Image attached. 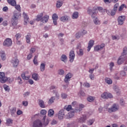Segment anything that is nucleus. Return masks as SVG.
I'll list each match as a JSON object with an SVG mask.
<instances>
[{
	"instance_id": "2",
	"label": "nucleus",
	"mask_w": 127,
	"mask_h": 127,
	"mask_svg": "<svg viewBox=\"0 0 127 127\" xmlns=\"http://www.w3.org/2000/svg\"><path fill=\"white\" fill-rule=\"evenodd\" d=\"M12 45V41L11 40V39L10 38H6L3 43V46H5V47H9V46H11Z\"/></svg>"
},
{
	"instance_id": "36",
	"label": "nucleus",
	"mask_w": 127,
	"mask_h": 127,
	"mask_svg": "<svg viewBox=\"0 0 127 127\" xmlns=\"http://www.w3.org/2000/svg\"><path fill=\"white\" fill-rule=\"evenodd\" d=\"M95 97H93V96H89L87 97V100L88 101V102H93V101H95Z\"/></svg>"
},
{
	"instance_id": "56",
	"label": "nucleus",
	"mask_w": 127,
	"mask_h": 127,
	"mask_svg": "<svg viewBox=\"0 0 127 127\" xmlns=\"http://www.w3.org/2000/svg\"><path fill=\"white\" fill-rule=\"evenodd\" d=\"M110 71H112L113 70V67H114V66H115V64L113 63H111L110 64Z\"/></svg>"
},
{
	"instance_id": "41",
	"label": "nucleus",
	"mask_w": 127,
	"mask_h": 127,
	"mask_svg": "<svg viewBox=\"0 0 127 127\" xmlns=\"http://www.w3.org/2000/svg\"><path fill=\"white\" fill-rule=\"evenodd\" d=\"M38 57V56H35L33 60L34 64H35V65H36L37 66V65H38V62H37Z\"/></svg>"
},
{
	"instance_id": "20",
	"label": "nucleus",
	"mask_w": 127,
	"mask_h": 127,
	"mask_svg": "<svg viewBox=\"0 0 127 127\" xmlns=\"http://www.w3.org/2000/svg\"><path fill=\"white\" fill-rule=\"evenodd\" d=\"M83 108H85V105L83 104H79V107L77 108H75V113H79L82 111V109Z\"/></svg>"
},
{
	"instance_id": "33",
	"label": "nucleus",
	"mask_w": 127,
	"mask_h": 127,
	"mask_svg": "<svg viewBox=\"0 0 127 127\" xmlns=\"http://www.w3.org/2000/svg\"><path fill=\"white\" fill-rule=\"evenodd\" d=\"M46 64L44 63H42L40 65V71L41 72H44V70H45V66Z\"/></svg>"
},
{
	"instance_id": "47",
	"label": "nucleus",
	"mask_w": 127,
	"mask_h": 127,
	"mask_svg": "<svg viewBox=\"0 0 127 127\" xmlns=\"http://www.w3.org/2000/svg\"><path fill=\"white\" fill-rule=\"evenodd\" d=\"M3 88L4 89L5 91H7L8 92L9 91V86L6 84L3 85Z\"/></svg>"
},
{
	"instance_id": "4",
	"label": "nucleus",
	"mask_w": 127,
	"mask_h": 127,
	"mask_svg": "<svg viewBox=\"0 0 127 127\" xmlns=\"http://www.w3.org/2000/svg\"><path fill=\"white\" fill-rule=\"evenodd\" d=\"M7 80V77L5 76L4 72H0V83H5Z\"/></svg>"
},
{
	"instance_id": "15",
	"label": "nucleus",
	"mask_w": 127,
	"mask_h": 127,
	"mask_svg": "<svg viewBox=\"0 0 127 127\" xmlns=\"http://www.w3.org/2000/svg\"><path fill=\"white\" fill-rule=\"evenodd\" d=\"M52 19L53 20L54 24H55V25H57V20H58V15H57V14H54L52 16Z\"/></svg>"
},
{
	"instance_id": "5",
	"label": "nucleus",
	"mask_w": 127,
	"mask_h": 127,
	"mask_svg": "<svg viewBox=\"0 0 127 127\" xmlns=\"http://www.w3.org/2000/svg\"><path fill=\"white\" fill-rule=\"evenodd\" d=\"M18 18V15L17 13H14L13 17L12 18L11 21L13 26H15L17 24V19Z\"/></svg>"
},
{
	"instance_id": "29",
	"label": "nucleus",
	"mask_w": 127,
	"mask_h": 127,
	"mask_svg": "<svg viewBox=\"0 0 127 127\" xmlns=\"http://www.w3.org/2000/svg\"><path fill=\"white\" fill-rule=\"evenodd\" d=\"M32 78L35 80V81H38V80H39V78H38V74L36 73H34L32 74Z\"/></svg>"
},
{
	"instance_id": "49",
	"label": "nucleus",
	"mask_w": 127,
	"mask_h": 127,
	"mask_svg": "<svg viewBox=\"0 0 127 127\" xmlns=\"http://www.w3.org/2000/svg\"><path fill=\"white\" fill-rule=\"evenodd\" d=\"M16 112V108H12V110L11 111V116H13L14 114H15Z\"/></svg>"
},
{
	"instance_id": "58",
	"label": "nucleus",
	"mask_w": 127,
	"mask_h": 127,
	"mask_svg": "<svg viewBox=\"0 0 127 127\" xmlns=\"http://www.w3.org/2000/svg\"><path fill=\"white\" fill-rule=\"evenodd\" d=\"M17 80L18 81L19 84H22V80L21 79V77H20V76L18 77Z\"/></svg>"
},
{
	"instance_id": "54",
	"label": "nucleus",
	"mask_w": 127,
	"mask_h": 127,
	"mask_svg": "<svg viewBox=\"0 0 127 127\" xmlns=\"http://www.w3.org/2000/svg\"><path fill=\"white\" fill-rule=\"evenodd\" d=\"M124 7H125V4L121 5L119 8V11H122L123 9H124Z\"/></svg>"
},
{
	"instance_id": "22",
	"label": "nucleus",
	"mask_w": 127,
	"mask_h": 127,
	"mask_svg": "<svg viewBox=\"0 0 127 127\" xmlns=\"http://www.w3.org/2000/svg\"><path fill=\"white\" fill-rule=\"evenodd\" d=\"M7 2L10 5L12 6H15L16 5V1L15 0H7Z\"/></svg>"
},
{
	"instance_id": "23",
	"label": "nucleus",
	"mask_w": 127,
	"mask_h": 127,
	"mask_svg": "<svg viewBox=\"0 0 127 127\" xmlns=\"http://www.w3.org/2000/svg\"><path fill=\"white\" fill-rule=\"evenodd\" d=\"M48 19H49V16L45 15L42 19V22L43 23H46L48 21Z\"/></svg>"
},
{
	"instance_id": "62",
	"label": "nucleus",
	"mask_w": 127,
	"mask_h": 127,
	"mask_svg": "<svg viewBox=\"0 0 127 127\" xmlns=\"http://www.w3.org/2000/svg\"><path fill=\"white\" fill-rule=\"evenodd\" d=\"M32 58V53H30L28 56H27V59L28 60H30Z\"/></svg>"
},
{
	"instance_id": "13",
	"label": "nucleus",
	"mask_w": 127,
	"mask_h": 127,
	"mask_svg": "<svg viewBox=\"0 0 127 127\" xmlns=\"http://www.w3.org/2000/svg\"><path fill=\"white\" fill-rule=\"evenodd\" d=\"M106 45L105 44H102L101 45H97L95 47L94 50L95 51H99V50H102L103 48L105 47Z\"/></svg>"
},
{
	"instance_id": "28",
	"label": "nucleus",
	"mask_w": 127,
	"mask_h": 127,
	"mask_svg": "<svg viewBox=\"0 0 127 127\" xmlns=\"http://www.w3.org/2000/svg\"><path fill=\"white\" fill-rule=\"evenodd\" d=\"M31 38V35L30 33H28L26 36V41L27 43H29L30 42V39Z\"/></svg>"
},
{
	"instance_id": "51",
	"label": "nucleus",
	"mask_w": 127,
	"mask_h": 127,
	"mask_svg": "<svg viewBox=\"0 0 127 127\" xmlns=\"http://www.w3.org/2000/svg\"><path fill=\"white\" fill-rule=\"evenodd\" d=\"M15 8L17 9V10H18V11H20L21 9H20V5L19 4H17L14 6Z\"/></svg>"
},
{
	"instance_id": "43",
	"label": "nucleus",
	"mask_w": 127,
	"mask_h": 127,
	"mask_svg": "<svg viewBox=\"0 0 127 127\" xmlns=\"http://www.w3.org/2000/svg\"><path fill=\"white\" fill-rule=\"evenodd\" d=\"M77 54L79 56H83V55H84V51H83V49H79V51L77 52Z\"/></svg>"
},
{
	"instance_id": "9",
	"label": "nucleus",
	"mask_w": 127,
	"mask_h": 127,
	"mask_svg": "<svg viewBox=\"0 0 127 127\" xmlns=\"http://www.w3.org/2000/svg\"><path fill=\"white\" fill-rule=\"evenodd\" d=\"M126 20L125 16H120L118 18V21L120 25L124 24V21Z\"/></svg>"
},
{
	"instance_id": "57",
	"label": "nucleus",
	"mask_w": 127,
	"mask_h": 127,
	"mask_svg": "<svg viewBox=\"0 0 127 127\" xmlns=\"http://www.w3.org/2000/svg\"><path fill=\"white\" fill-rule=\"evenodd\" d=\"M84 87H86V88H90V84L87 82H85L83 84Z\"/></svg>"
},
{
	"instance_id": "39",
	"label": "nucleus",
	"mask_w": 127,
	"mask_h": 127,
	"mask_svg": "<svg viewBox=\"0 0 127 127\" xmlns=\"http://www.w3.org/2000/svg\"><path fill=\"white\" fill-rule=\"evenodd\" d=\"M39 105L41 108H45V105H44V101L43 100H41L39 101Z\"/></svg>"
},
{
	"instance_id": "27",
	"label": "nucleus",
	"mask_w": 127,
	"mask_h": 127,
	"mask_svg": "<svg viewBox=\"0 0 127 127\" xmlns=\"http://www.w3.org/2000/svg\"><path fill=\"white\" fill-rule=\"evenodd\" d=\"M61 60L64 63H66L67 62V56L65 55H62L61 57Z\"/></svg>"
},
{
	"instance_id": "38",
	"label": "nucleus",
	"mask_w": 127,
	"mask_h": 127,
	"mask_svg": "<svg viewBox=\"0 0 127 127\" xmlns=\"http://www.w3.org/2000/svg\"><path fill=\"white\" fill-rule=\"evenodd\" d=\"M54 101H55V97H52L49 100L48 103L49 104V105H51V104H53V103H54Z\"/></svg>"
},
{
	"instance_id": "48",
	"label": "nucleus",
	"mask_w": 127,
	"mask_h": 127,
	"mask_svg": "<svg viewBox=\"0 0 127 127\" xmlns=\"http://www.w3.org/2000/svg\"><path fill=\"white\" fill-rule=\"evenodd\" d=\"M64 70L63 69L59 70L58 74L59 75H61L62 76H63V75H64Z\"/></svg>"
},
{
	"instance_id": "50",
	"label": "nucleus",
	"mask_w": 127,
	"mask_h": 127,
	"mask_svg": "<svg viewBox=\"0 0 127 127\" xmlns=\"http://www.w3.org/2000/svg\"><path fill=\"white\" fill-rule=\"evenodd\" d=\"M113 40H119L120 37L119 36H112Z\"/></svg>"
},
{
	"instance_id": "46",
	"label": "nucleus",
	"mask_w": 127,
	"mask_h": 127,
	"mask_svg": "<svg viewBox=\"0 0 127 127\" xmlns=\"http://www.w3.org/2000/svg\"><path fill=\"white\" fill-rule=\"evenodd\" d=\"M81 36H82V32H79L78 33H77L75 35V37L76 38H80Z\"/></svg>"
},
{
	"instance_id": "17",
	"label": "nucleus",
	"mask_w": 127,
	"mask_h": 127,
	"mask_svg": "<svg viewBox=\"0 0 127 127\" xmlns=\"http://www.w3.org/2000/svg\"><path fill=\"white\" fill-rule=\"evenodd\" d=\"M74 59H75V54L74 53V51H71L69 53L70 62H73V61H74Z\"/></svg>"
},
{
	"instance_id": "40",
	"label": "nucleus",
	"mask_w": 127,
	"mask_h": 127,
	"mask_svg": "<svg viewBox=\"0 0 127 127\" xmlns=\"http://www.w3.org/2000/svg\"><path fill=\"white\" fill-rule=\"evenodd\" d=\"M127 55V47H125L123 48V52L122 54V56H125Z\"/></svg>"
},
{
	"instance_id": "42",
	"label": "nucleus",
	"mask_w": 127,
	"mask_h": 127,
	"mask_svg": "<svg viewBox=\"0 0 127 127\" xmlns=\"http://www.w3.org/2000/svg\"><path fill=\"white\" fill-rule=\"evenodd\" d=\"M53 115H54V111L52 109H50L48 112L49 117H52Z\"/></svg>"
},
{
	"instance_id": "19",
	"label": "nucleus",
	"mask_w": 127,
	"mask_h": 127,
	"mask_svg": "<svg viewBox=\"0 0 127 127\" xmlns=\"http://www.w3.org/2000/svg\"><path fill=\"white\" fill-rule=\"evenodd\" d=\"M94 41L93 40H91L89 42L88 46L87 47V48H88L87 51L88 52L90 51V50H91V47H93V46H94Z\"/></svg>"
},
{
	"instance_id": "6",
	"label": "nucleus",
	"mask_w": 127,
	"mask_h": 127,
	"mask_svg": "<svg viewBox=\"0 0 127 127\" xmlns=\"http://www.w3.org/2000/svg\"><path fill=\"white\" fill-rule=\"evenodd\" d=\"M43 124L42 122L39 120H37L33 122V127H42Z\"/></svg>"
},
{
	"instance_id": "44",
	"label": "nucleus",
	"mask_w": 127,
	"mask_h": 127,
	"mask_svg": "<svg viewBox=\"0 0 127 127\" xmlns=\"http://www.w3.org/2000/svg\"><path fill=\"white\" fill-rule=\"evenodd\" d=\"M13 121L10 118H8L6 120V124L8 125V126H9V125H11L12 124Z\"/></svg>"
},
{
	"instance_id": "45",
	"label": "nucleus",
	"mask_w": 127,
	"mask_h": 127,
	"mask_svg": "<svg viewBox=\"0 0 127 127\" xmlns=\"http://www.w3.org/2000/svg\"><path fill=\"white\" fill-rule=\"evenodd\" d=\"M94 122H95V119H90L88 122V126H92L93 124H94Z\"/></svg>"
},
{
	"instance_id": "14",
	"label": "nucleus",
	"mask_w": 127,
	"mask_h": 127,
	"mask_svg": "<svg viewBox=\"0 0 127 127\" xmlns=\"http://www.w3.org/2000/svg\"><path fill=\"white\" fill-rule=\"evenodd\" d=\"M65 116V114L64 113V110L62 109L59 111L58 114V118L59 120L61 121V120H63V118Z\"/></svg>"
},
{
	"instance_id": "7",
	"label": "nucleus",
	"mask_w": 127,
	"mask_h": 127,
	"mask_svg": "<svg viewBox=\"0 0 127 127\" xmlns=\"http://www.w3.org/2000/svg\"><path fill=\"white\" fill-rule=\"evenodd\" d=\"M11 63L13 65V66L15 68H16L18 66V64L19 63V61L18 59H17L16 58H13L11 61Z\"/></svg>"
},
{
	"instance_id": "1",
	"label": "nucleus",
	"mask_w": 127,
	"mask_h": 127,
	"mask_svg": "<svg viewBox=\"0 0 127 127\" xmlns=\"http://www.w3.org/2000/svg\"><path fill=\"white\" fill-rule=\"evenodd\" d=\"M90 117V114L88 112H85L83 114L82 117L77 120V122L80 124H83L86 122V120Z\"/></svg>"
},
{
	"instance_id": "12",
	"label": "nucleus",
	"mask_w": 127,
	"mask_h": 127,
	"mask_svg": "<svg viewBox=\"0 0 127 127\" xmlns=\"http://www.w3.org/2000/svg\"><path fill=\"white\" fill-rule=\"evenodd\" d=\"M87 12H88V13H89V14L91 15V17L92 18H95V17L96 16V15L97 14V13H96V10H92L91 9H88L87 10Z\"/></svg>"
},
{
	"instance_id": "52",
	"label": "nucleus",
	"mask_w": 127,
	"mask_h": 127,
	"mask_svg": "<svg viewBox=\"0 0 127 127\" xmlns=\"http://www.w3.org/2000/svg\"><path fill=\"white\" fill-rule=\"evenodd\" d=\"M47 113V111H46V110H42L41 111V114L43 116H45V115H46Z\"/></svg>"
},
{
	"instance_id": "35",
	"label": "nucleus",
	"mask_w": 127,
	"mask_h": 127,
	"mask_svg": "<svg viewBox=\"0 0 127 127\" xmlns=\"http://www.w3.org/2000/svg\"><path fill=\"white\" fill-rule=\"evenodd\" d=\"M105 82L109 85H111V84L113 83V81H112V79L110 78L106 77L105 78Z\"/></svg>"
},
{
	"instance_id": "26",
	"label": "nucleus",
	"mask_w": 127,
	"mask_h": 127,
	"mask_svg": "<svg viewBox=\"0 0 127 127\" xmlns=\"http://www.w3.org/2000/svg\"><path fill=\"white\" fill-rule=\"evenodd\" d=\"M42 16H43V13H41L37 16L36 20L37 21H42Z\"/></svg>"
},
{
	"instance_id": "21",
	"label": "nucleus",
	"mask_w": 127,
	"mask_h": 127,
	"mask_svg": "<svg viewBox=\"0 0 127 127\" xmlns=\"http://www.w3.org/2000/svg\"><path fill=\"white\" fill-rule=\"evenodd\" d=\"M69 18H70V17H69V16L65 15L61 17L60 19L61 21H63L64 22H66V21H68V20H69Z\"/></svg>"
},
{
	"instance_id": "11",
	"label": "nucleus",
	"mask_w": 127,
	"mask_h": 127,
	"mask_svg": "<svg viewBox=\"0 0 127 127\" xmlns=\"http://www.w3.org/2000/svg\"><path fill=\"white\" fill-rule=\"evenodd\" d=\"M75 113H76L75 109V110L71 111L65 116V119H71V118H73V117H74V115H75Z\"/></svg>"
},
{
	"instance_id": "8",
	"label": "nucleus",
	"mask_w": 127,
	"mask_h": 127,
	"mask_svg": "<svg viewBox=\"0 0 127 127\" xmlns=\"http://www.w3.org/2000/svg\"><path fill=\"white\" fill-rule=\"evenodd\" d=\"M101 98L103 99H112V98H113V95H112V94L111 93L104 92L101 94Z\"/></svg>"
},
{
	"instance_id": "64",
	"label": "nucleus",
	"mask_w": 127,
	"mask_h": 127,
	"mask_svg": "<svg viewBox=\"0 0 127 127\" xmlns=\"http://www.w3.org/2000/svg\"><path fill=\"white\" fill-rule=\"evenodd\" d=\"M72 106L74 107V108H77V103L76 102H73L72 103Z\"/></svg>"
},
{
	"instance_id": "18",
	"label": "nucleus",
	"mask_w": 127,
	"mask_h": 127,
	"mask_svg": "<svg viewBox=\"0 0 127 127\" xmlns=\"http://www.w3.org/2000/svg\"><path fill=\"white\" fill-rule=\"evenodd\" d=\"M71 78H72V74H71L70 73L67 74L65 75V77L64 78V82L65 83H68V82H69V81H70V79H71Z\"/></svg>"
},
{
	"instance_id": "34",
	"label": "nucleus",
	"mask_w": 127,
	"mask_h": 127,
	"mask_svg": "<svg viewBox=\"0 0 127 127\" xmlns=\"http://www.w3.org/2000/svg\"><path fill=\"white\" fill-rule=\"evenodd\" d=\"M63 4V1L61 0H58L57 2V7L58 8H59L60 7H61V6H62Z\"/></svg>"
},
{
	"instance_id": "24",
	"label": "nucleus",
	"mask_w": 127,
	"mask_h": 127,
	"mask_svg": "<svg viewBox=\"0 0 127 127\" xmlns=\"http://www.w3.org/2000/svg\"><path fill=\"white\" fill-rule=\"evenodd\" d=\"M23 16L24 19V22L25 23H27V22H28V19H29L28 15H27V14H26L25 12H24L23 13Z\"/></svg>"
},
{
	"instance_id": "59",
	"label": "nucleus",
	"mask_w": 127,
	"mask_h": 127,
	"mask_svg": "<svg viewBox=\"0 0 127 127\" xmlns=\"http://www.w3.org/2000/svg\"><path fill=\"white\" fill-rule=\"evenodd\" d=\"M89 78L91 80H94L95 79V75L93 74H89Z\"/></svg>"
},
{
	"instance_id": "31",
	"label": "nucleus",
	"mask_w": 127,
	"mask_h": 127,
	"mask_svg": "<svg viewBox=\"0 0 127 127\" xmlns=\"http://www.w3.org/2000/svg\"><path fill=\"white\" fill-rule=\"evenodd\" d=\"M93 22L94 24H96V25H98L101 24V21L98 19V18H95L93 19Z\"/></svg>"
},
{
	"instance_id": "16",
	"label": "nucleus",
	"mask_w": 127,
	"mask_h": 127,
	"mask_svg": "<svg viewBox=\"0 0 127 127\" xmlns=\"http://www.w3.org/2000/svg\"><path fill=\"white\" fill-rule=\"evenodd\" d=\"M126 60V58H125V56H121L118 60V64L119 65H121V64H123L124 63V62Z\"/></svg>"
},
{
	"instance_id": "30",
	"label": "nucleus",
	"mask_w": 127,
	"mask_h": 127,
	"mask_svg": "<svg viewBox=\"0 0 127 127\" xmlns=\"http://www.w3.org/2000/svg\"><path fill=\"white\" fill-rule=\"evenodd\" d=\"M0 56L2 60L4 61L6 59V57H5V53L4 52H1L0 53Z\"/></svg>"
},
{
	"instance_id": "61",
	"label": "nucleus",
	"mask_w": 127,
	"mask_h": 127,
	"mask_svg": "<svg viewBox=\"0 0 127 127\" xmlns=\"http://www.w3.org/2000/svg\"><path fill=\"white\" fill-rule=\"evenodd\" d=\"M22 104L25 107H27V106L28 105V102L27 101H23L22 102Z\"/></svg>"
},
{
	"instance_id": "10",
	"label": "nucleus",
	"mask_w": 127,
	"mask_h": 127,
	"mask_svg": "<svg viewBox=\"0 0 127 127\" xmlns=\"http://www.w3.org/2000/svg\"><path fill=\"white\" fill-rule=\"evenodd\" d=\"M21 37V35L19 33L16 34L15 35L16 42L18 45H20V44H21V42L20 41Z\"/></svg>"
},
{
	"instance_id": "53",
	"label": "nucleus",
	"mask_w": 127,
	"mask_h": 127,
	"mask_svg": "<svg viewBox=\"0 0 127 127\" xmlns=\"http://www.w3.org/2000/svg\"><path fill=\"white\" fill-rule=\"evenodd\" d=\"M67 94L64 93H62L61 94L62 99H66L67 98Z\"/></svg>"
},
{
	"instance_id": "3",
	"label": "nucleus",
	"mask_w": 127,
	"mask_h": 127,
	"mask_svg": "<svg viewBox=\"0 0 127 127\" xmlns=\"http://www.w3.org/2000/svg\"><path fill=\"white\" fill-rule=\"evenodd\" d=\"M119 108L118 104H114L111 108L108 109V111L109 113L117 112V111H119Z\"/></svg>"
},
{
	"instance_id": "32",
	"label": "nucleus",
	"mask_w": 127,
	"mask_h": 127,
	"mask_svg": "<svg viewBox=\"0 0 127 127\" xmlns=\"http://www.w3.org/2000/svg\"><path fill=\"white\" fill-rule=\"evenodd\" d=\"M79 16V13L77 11L74 12L72 14V18L73 19H76L78 18V17Z\"/></svg>"
},
{
	"instance_id": "55",
	"label": "nucleus",
	"mask_w": 127,
	"mask_h": 127,
	"mask_svg": "<svg viewBox=\"0 0 127 127\" xmlns=\"http://www.w3.org/2000/svg\"><path fill=\"white\" fill-rule=\"evenodd\" d=\"M29 95H30V92H25L23 94V96L24 98L27 97L28 96H29Z\"/></svg>"
},
{
	"instance_id": "60",
	"label": "nucleus",
	"mask_w": 127,
	"mask_h": 127,
	"mask_svg": "<svg viewBox=\"0 0 127 127\" xmlns=\"http://www.w3.org/2000/svg\"><path fill=\"white\" fill-rule=\"evenodd\" d=\"M2 10H3V11L6 12V11H7V10H8V7H7V6H4L3 7Z\"/></svg>"
},
{
	"instance_id": "25",
	"label": "nucleus",
	"mask_w": 127,
	"mask_h": 127,
	"mask_svg": "<svg viewBox=\"0 0 127 127\" xmlns=\"http://www.w3.org/2000/svg\"><path fill=\"white\" fill-rule=\"evenodd\" d=\"M64 110H66L67 112L69 111H75V108H72V106L68 105L67 106H65L64 108Z\"/></svg>"
},
{
	"instance_id": "63",
	"label": "nucleus",
	"mask_w": 127,
	"mask_h": 127,
	"mask_svg": "<svg viewBox=\"0 0 127 127\" xmlns=\"http://www.w3.org/2000/svg\"><path fill=\"white\" fill-rule=\"evenodd\" d=\"M35 50H36L35 48H32L30 50V53H32V54L33 53H34V52H35Z\"/></svg>"
},
{
	"instance_id": "37",
	"label": "nucleus",
	"mask_w": 127,
	"mask_h": 127,
	"mask_svg": "<svg viewBox=\"0 0 127 127\" xmlns=\"http://www.w3.org/2000/svg\"><path fill=\"white\" fill-rule=\"evenodd\" d=\"M21 77L22 78V79H23V80H29V76H26V75H25V73H23L21 75Z\"/></svg>"
}]
</instances>
